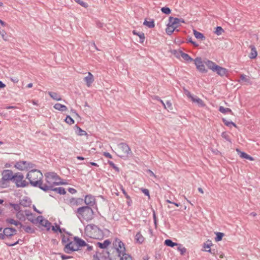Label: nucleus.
Returning <instances> with one entry per match:
<instances>
[{
    "label": "nucleus",
    "mask_w": 260,
    "mask_h": 260,
    "mask_svg": "<svg viewBox=\"0 0 260 260\" xmlns=\"http://www.w3.org/2000/svg\"><path fill=\"white\" fill-rule=\"evenodd\" d=\"M45 183L43 184L42 181L40 188L44 191H48L53 186L59 184H66L65 182H60V178L55 172H48L45 174Z\"/></svg>",
    "instance_id": "f257e3e1"
},
{
    "label": "nucleus",
    "mask_w": 260,
    "mask_h": 260,
    "mask_svg": "<svg viewBox=\"0 0 260 260\" xmlns=\"http://www.w3.org/2000/svg\"><path fill=\"white\" fill-rule=\"evenodd\" d=\"M85 234L87 237L92 239H100L104 237L103 231L93 224H88L86 226Z\"/></svg>",
    "instance_id": "f03ea898"
},
{
    "label": "nucleus",
    "mask_w": 260,
    "mask_h": 260,
    "mask_svg": "<svg viewBox=\"0 0 260 260\" xmlns=\"http://www.w3.org/2000/svg\"><path fill=\"white\" fill-rule=\"evenodd\" d=\"M78 218L82 221V219L87 221L92 220L94 217V212L91 207L89 206H82L78 208L76 211Z\"/></svg>",
    "instance_id": "7ed1b4c3"
},
{
    "label": "nucleus",
    "mask_w": 260,
    "mask_h": 260,
    "mask_svg": "<svg viewBox=\"0 0 260 260\" xmlns=\"http://www.w3.org/2000/svg\"><path fill=\"white\" fill-rule=\"evenodd\" d=\"M26 178L29 180L31 186L40 188L42 181L43 175L39 170H32L29 171L26 175Z\"/></svg>",
    "instance_id": "20e7f679"
},
{
    "label": "nucleus",
    "mask_w": 260,
    "mask_h": 260,
    "mask_svg": "<svg viewBox=\"0 0 260 260\" xmlns=\"http://www.w3.org/2000/svg\"><path fill=\"white\" fill-rule=\"evenodd\" d=\"M24 176L21 173L18 172L14 175L12 182H14L17 187H25L28 186V183L23 180Z\"/></svg>",
    "instance_id": "39448f33"
},
{
    "label": "nucleus",
    "mask_w": 260,
    "mask_h": 260,
    "mask_svg": "<svg viewBox=\"0 0 260 260\" xmlns=\"http://www.w3.org/2000/svg\"><path fill=\"white\" fill-rule=\"evenodd\" d=\"M113 245L118 253V256L121 257V254L126 251L124 244L120 239H116Z\"/></svg>",
    "instance_id": "423d86ee"
},
{
    "label": "nucleus",
    "mask_w": 260,
    "mask_h": 260,
    "mask_svg": "<svg viewBox=\"0 0 260 260\" xmlns=\"http://www.w3.org/2000/svg\"><path fill=\"white\" fill-rule=\"evenodd\" d=\"M33 164L27 161H19L17 162L15 165V167L17 169L23 171L28 170L32 168Z\"/></svg>",
    "instance_id": "0eeeda50"
},
{
    "label": "nucleus",
    "mask_w": 260,
    "mask_h": 260,
    "mask_svg": "<svg viewBox=\"0 0 260 260\" xmlns=\"http://www.w3.org/2000/svg\"><path fill=\"white\" fill-rule=\"evenodd\" d=\"M119 148L121 150L123 154L119 155L121 158L128 156L132 154V151L128 145L125 143H121L118 145Z\"/></svg>",
    "instance_id": "6e6552de"
},
{
    "label": "nucleus",
    "mask_w": 260,
    "mask_h": 260,
    "mask_svg": "<svg viewBox=\"0 0 260 260\" xmlns=\"http://www.w3.org/2000/svg\"><path fill=\"white\" fill-rule=\"evenodd\" d=\"M193 60L197 70L200 72L203 73H206L207 72V70L205 69V65L201 57H196Z\"/></svg>",
    "instance_id": "1a4fd4ad"
},
{
    "label": "nucleus",
    "mask_w": 260,
    "mask_h": 260,
    "mask_svg": "<svg viewBox=\"0 0 260 260\" xmlns=\"http://www.w3.org/2000/svg\"><path fill=\"white\" fill-rule=\"evenodd\" d=\"M75 242L70 241L65 244L63 251L68 254H70L74 251H78L79 248L78 247H75Z\"/></svg>",
    "instance_id": "9d476101"
},
{
    "label": "nucleus",
    "mask_w": 260,
    "mask_h": 260,
    "mask_svg": "<svg viewBox=\"0 0 260 260\" xmlns=\"http://www.w3.org/2000/svg\"><path fill=\"white\" fill-rule=\"evenodd\" d=\"M14 175L11 170H5L2 172V178L4 180L12 181Z\"/></svg>",
    "instance_id": "9b49d317"
},
{
    "label": "nucleus",
    "mask_w": 260,
    "mask_h": 260,
    "mask_svg": "<svg viewBox=\"0 0 260 260\" xmlns=\"http://www.w3.org/2000/svg\"><path fill=\"white\" fill-rule=\"evenodd\" d=\"M86 204V206L90 207H93L95 204V199L93 196L91 194H87L85 197L83 202Z\"/></svg>",
    "instance_id": "f8f14e48"
},
{
    "label": "nucleus",
    "mask_w": 260,
    "mask_h": 260,
    "mask_svg": "<svg viewBox=\"0 0 260 260\" xmlns=\"http://www.w3.org/2000/svg\"><path fill=\"white\" fill-rule=\"evenodd\" d=\"M83 203V199L72 198L70 199L69 204L71 207H74L75 206L82 205Z\"/></svg>",
    "instance_id": "ddd939ff"
},
{
    "label": "nucleus",
    "mask_w": 260,
    "mask_h": 260,
    "mask_svg": "<svg viewBox=\"0 0 260 260\" xmlns=\"http://www.w3.org/2000/svg\"><path fill=\"white\" fill-rule=\"evenodd\" d=\"M19 203L21 206L24 207H28L31 204V201L28 197H24L19 201Z\"/></svg>",
    "instance_id": "4468645a"
},
{
    "label": "nucleus",
    "mask_w": 260,
    "mask_h": 260,
    "mask_svg": "<svg viewBox=\"0 0 260 260\" xmlns=\"http://www.w3.org/2000/svg\"><path fill=\"white\" fill-rule=\"evenodd\" d=\"M84 81L86 82L87 87H90L94 81L93 75L90 73H88V75L84 78Z\"/></svg>",
    "instance_id": "2eb2a0df"
},
{
    "label": "nucleus",
    "mask_w": 260,
    "mask_h": 260,
    "mask_svg": "<svg viewBox=\"0 0 260 260\" xmlns=\"http://www.w3.org/2000/svg\"><path fill=\"white\" fill-rule=\"evenodd\" d=\"M215 72H216L218 75L223 77L224 76H226L228 73V70L225 68L218 66L215 70Z\"/></svg>",
    "instance_id": "dca6fc26"
},
{
    "label": "nucleus",
    "mask_w": 260,
    "mask_h": 260,
    "mask_svg": "<svg viewBox=\"0 0 260 260\" xmlns=\"http://www.w3.org/2000/svg\"><path fill=\"white\" fill-rule=\"evenodd\" d=\"M179 21L180 18H174L171 16L169 17L168 24L177 28L179 26L178 23H179Z\"/></svg>",
    "instance_id": "f3484780"
},
{
    "label": "nucleus",
    "mask_w": 260,
    "mask_h": 260,
    "mask_svg": "<svg viewBox=\"0 0 260 260\" xmlns=\"http://www.w3.org/2000/svg\"><path fill=\"white\" fill-rule=\"evenodd\" d=\"M75 244L77 245V247H83L87 245V243L82 239L78 237H74V238Z\"/></svg>",
    "instance_id": "a211bd4d"
},
{
    "label": "nucleus",
    "mask_w": 260,
    "mask_h": 260,
    "mask_svg": "<svg viewBox=\"0 0 260 260\" xmlns=\"http://www.w3.org/2000/svg\"><path fill=\"white\" fill-rule=\"evenodd\" d=\"M49 190L53 191L60 195H64L66 193V191L63 187H55L53 186V187H52Z\"/></svg>",
    "instance_id": "6ab92c4d"
},
{
    "label": "nucleus",
    "mask_w": 260,
    "mask_h": 260,
    "mask_svg": "<svg viewBox=\"0 0 260 260\" xmlns=\"http://www.w3.org/2000/svg\"><path fill=\"white\" fill-rule=\"evenodd\" d=\"M6 222L11 224H14L16 226H19V229L22 228L23 226L22 223L19 221H17L12 218H7L6 220Z\"/></svg>",
    "instance_id": "aec40b11"
},
{
    "label": "nucleus",
    "mask_w": 260,
    "mask_h": 260,
    "mask_svg": "<svg viewBox=\"0 0 260 260\" xmlns=\"http://www.w3.org/2000/svg\"><path fill=\"white\" fill-rule=\"evenodd\" d=\"M205 63L209 69L212 70L213 72H215V70L218 66V65L216 64L215 63L209 60H207L206 61H205Z\"/></svg>",
    "instance_id": "412c9836"
},
{
    "label": "nucleus",
    "mask_w": 260,
    "mask_h": 260,
    "mask_svg": "<svg viewBox=\"0 0 260 260\" xmlns=\"http://www.w3.org/2000/svg\"><path fill=\"white\" fill-rule=\"evenodd\" d=\"M133 34L135 35L138 36L140 38L139 42L140 43H143L145 40V35L143 32H139L136 30H133Z\"/></svg>",
    "instance_id": "4be33fe9"
},
{
    "label": "nucleus",
    "mask_w": 260,
    "mask_h": 260,
    "mask_svg": "<svg viewBox=\"0 0 260 260\" xmlns=\"http://www.w3.org/2000/svg\"><path fill=\"white\" fill-rule=\"evenodd\" d=\"M144 237L142 235L140 232H138L135 237V240L136 243L139 244H142L144 241Z\"/></svg>",
    "instance_id": "5701e85b"
},
{
    "label": "nucleus",
    "mask_w": 260,
    "mask_h": 260,
    "mask_svg": "<svg viewBox=\"0 0 260 260\" xmlns=\"http://www.w3.org/2000/svg\"><path fill=\"white\" fill-rule=\"evenodd\" d=\"M237 151L239 152V154L241 158H245V159H248V160H251V161L254 160L253 157H252V156H251L247 154L245 152H242V151H240L238 149H237Z\"/></svg>",
    "instance_id": "b1692460"
},
{
    "label": "nucleus",
    "mask_w": 260,
    "mask_h": 260,
    "mask_svg": "<svg viewBox=\"0 0 260 260\" xmlns=\"http://www.w3.org/2000/svg\"><path fill=\"white\" fill-rule=\"evenodd\" d=\"M75 131L76 133L80 136H86L87 135L86 131L82 129L79 126H78L77 125H76L74 127Z\"/></svg>",
    "instance_id": "393cba45"
},
{
    "label": "nucleus",
    "mask_w": 260,
    "mask_h": 260,
    "mask_svg": "<svg viewBox=\"0 0 260 260\" xmlns=\"http://www.w3.org/2000/svg\"><path fill=\"white\" fill-rule=\"evenodd\" d=\"M174 31H178L179 30L175 28V27L169 24H167V27L166 29V33L168 35H171Z\"/></svg>",
    "instance_id": "a878e982"
},
{
    "label": "nucleus",
    "mask_w": 260,
    "mask_h": 260,
    "mask_svg": "<svg viewBox=\"0 0 260 260\" xmlns=\"http://www.w3.org/2000/svg\"><path fill=\"white\" fill-rule=\"evenodd\" d=\"M53 107L55 109L61 112L66 111L67 110V107L65 105H62L60 103L55 104Z\"/></svg>",
    "instance_id": "bb28decb"
},
{
    "label": "nucleus",
    "mask_w": 260,
    "mask_h": 260,
    "mask_svg": "<svg viewBox=\"0 0 260 260\" xmlns=\"http://www.w3.org/2000/svg\"><path fill=\"white\" fill-rule=\"evenodd\" d=\"M193 34L194 35V37L197 39H200V40H202V41H204V40H205L206 39V37L203 35V34H202V33H201V32H200L199 31H198L196 29H193Z\"/></svg>",
    "instance_id": "cd10ccee"
},
{
    "label": "nucleus",
    "mask_w": 260,
    "mask_h": 260,
    "mask_svg": "<svg viewBox=\"0 0 260 260\" xmlns=\"http://www.w3.org/2000/svg\"><path fill=\"white\" fill-rule=\"evenodd\" d=\"M16 217L21 221H25V215L24 213V211H23L22 210L19 211L18 212L16 213Z\"/></svg>",
    "instance_id": "c85d7f7f"
},
{
    "label": "nucleus",
    "mask_w": 260,
    "mask_h": 260,
    "mask_svg": "<svg viewBox=\"0 0 260 260\" xmlns=\"http://www.w3.org/2000/svg\"><path fill=\"white\" fill-rule=\"evenodd\" d=\"M24 213L27 219L31 222V219H35V215L29 210H25Z\"/></svg>",
    "instance_id": "c756f323"
},
{
    "label": "nucleus",
    "mask_w": 260,
    "mask_h": 260,
    "mask_svg": "<svg viewBox=\"0 0 260 260\" xmlns=\"http://www.w3.org/2000/svg\"><path fill=\"white\" fill-rule=\"evenodd\" d=\"M46 219H44L43 216H38L35 219H31V222L33 224L42 223L41 222H44Z\"/></svg>",
    "instance_id": "7c9ffc66"
},
{
    "label": "nucleus",
    "mask_w": 260,
    "mask_h": 260,
    "mask_svg": "<svg viewBox=\"0 0 260 260\" xmlns=\"http://www.w3.org/2000/svg\"><path fill=\"white\" fill-rule=\"evenodd\" d=\"M180 53L181 56L187 62L193 60V58H192L188 54L185 53L182 51H181Z\"/></svg>",
    "instance_id": "2f4dec72"
},
{
    "label": "nucleus",
    "mask_w": 260,
    "mask_h": 260,
    "mask_svg": "<svg viewBox=\"0 0 260 260\" xmlns=\"http://www.w3.org/2000/svg\"><path fill=\"white\" fill-rule=\"evenodd\" d=\"M101 260H112L110 257V253L108 251H106L103 252L102 254L99 253Z\"/></svg>",
    "instance_id": "473e14b6"
},
{
    "label": "nucleus",
    "mask_w": 260,
    "mask_h": 260,
    "mask_svg": "<svg viewBox=\"0 0 260 260\" xmlns=\"http://www.w3.org/2000/svg\"><path fill=\"white\" fill-rule=\"evenodd\" d=\"M110 241L109 240H106L103 243L98 242L97 244L99 247L101 249H105L110 244Z\"/></svg>",
    "instance_id": "72a5a7b5"
},
{
    "label": "nucleus",
    "mask_w": 260,
    "mask_h": 260,
    "mask_svg": "<svg viewBox=\"0 0 260 260\" xmlns=\"http://www.w3.org/2000/svg\"><path fill=\"white\" fill-rule=\"evenodd\" d=\"M48 94L50 96L51 98L56 101H60L61 98L60 95H59L57 93L54 92H49Z\"/></svg>",
    "instance_id": "f704fd0d"
},
{
    "label": "nucleus",
    "mask_w": 260,
    "mask_h": 260,
    "mask_svg": "<svg viewBox=\"0 0 260 260\" xmlns=\"http://www.w3.org/2000/svg\"><path fill=\"white\" fill-rule=\"evenodd\" d=\"M143 25L147 26L149 28H152L155 26L154 21L151 20V21H147L146 19L143 22Z\"/></svg>",
    "instance_id": "c9c22d12"
},
{
    "label": "nucleus",
    "mask_w": 260,
    "mask_h": 260,
    "mask_svg": "<svg viewBox=\"0 0 260 260\" xmlns=\"http://www.w3.org/2000/svg\"><path fill=\"white\" fill-rule=\"evenodd\" d=\"M219 111L223 114H226L227 113H230L231 114H233L232 111L231 109L229 108H224L223 106H220L219 108Z\"/></svg>",
    "instance_id": "e433bc0d"
},
{
    "label": "nucleus",
    "mask_w": 260,
    "mask_h": 260,
    "mask_svg": "<svg viewBox=\"0 0 260 260\" xmlns=\"http://www.w3.org/2000/svg\"><path fill=\"white\" fill-rule=\"evenodd\" d=\"M165 244L167 246L171 247H173L175 246H177L178 245V243L173 242L170 239H166L165 241Z\"/></svg>",
    "instance_id": "4c0bfd02"
},
{
    "label": "nucleus",
    "mask_w": 260,
    "mask_h": 260,
    "mask_svg": "<svg viewBox=\"0 0 260 260\" xmlns=\"http://www.w3.org/2000/svg\"><path fill=\"white\" fill-rule=\"evenodd\" d=\"M120 260H132V257L131 255L127 254L125 252L122 253L121 255Z\"/></svg>",
    "instance_id": "58836bf2"
},
{
    "label": "nucleus",
    "mask_w": 260,
    "mask_h": 260,
    "mask_svg": "<svg viewBox=\"0 0 260 260\" xmlns=\"http://www.w3.org/2000/svg\"><path fill=\"white\" fill-rule=\"evenodd\" d=\"M257 54L256 49L254 46H253L251 48V52L250 53L249 57L251 59H254L256 57Z\"/></svg>",
    "instance_id": "ea45409f"
},
{
    "label": "nucleus",
    "mask_w": 260,
    "mask_h": 260,
    "mask_svg": "<svg viewBox=\"0 0 260 260\" xmlns=\"http://www.w3.org/2000/svg\"><path fill=\"white\" fill-rule=\"evenodd\" d=\"M22 228H23L24 231L26 233L33 234V233H34L35 232V231L34 229L32 228L30 226H24L23 225V226H22Z\"/></svg>",
    "instance_id": "a19ab883"
},
{
    "label": "nucleus",
    "mask_w": 260,
    "mask_h": 260,
    "mask_svg": "<svg viewBox=\"0 0 260 260\" xmlns=\"http://www.w3.org/2000/svg\"><path fill=\"white\" fill-rule=\"evenodd\" d=\"M3 234L5 235V238L6 237H9L13 236V234L11 233V231H10V230L9 229V228H6L4 229Z\"/></svg>",
    "instance_id": "79ce46f5"
},
{
    "label": "nucleus",
    "mask_w": 260,
    "mask_h": 260,
    "mask_svg": "<svg viewBox=\"0 0 260 260\" xmlns=\"http://www.w3.org/2000/svg\"><path fill=\"white\" fill-rule=\"evenodd\" d=\"M222 121L223 122L224 124L226 126L231 127L232 125V126H234V127H236V124L233 121H228V120H226L225 118H222Z\"/></svg>",
    "instance_id": "37998d69"
},
{
    "label": "nucleus",
    "mask_w": 260,
    "mask_h": 260,
    "mask_svg": "<svg viewBox=\"0 0 260 260\" xmlns=\"http://www.w3.org/2000/svg\"><path fill=\"white\" fill-rule=\"evenodd\" d=\"M178 246L177 250L180 251V254L183 255L186 251V249L184 247H183L180 244H178L177 245Z\"/></svg>",
    "instance_id": "c03bdc74"
},
{
    "label": "nucleus",
    "mask_w": 260,
    "mask_h": 260,
    "mask_svg": "<svg viewBox=\"0 0 260 260\" xmlns=\"http://www.w3.org/2000/svg\"><path fill=\"white\" fill-rule=\"evenodd\" d=\"M10 205L13 208V209L18 212L19 211L21 210L20 207V204H15V203H10Z\"/></svg>",
    "instance_id": "a18cd8bd"
},
{
    "label": "nucleus",
    "mask_w": 260,
    "mask_h": 260,
    "mask_svg": "<svg viewBox=\"0 0 260 260\" xmlns=\"http://www.w3.org/2000/svg\"><path fill=\"white\" fill-rule=\"evenodd\" d=\"M224 236V234L220 232H217L216 234L215 241L218 242L222 240L223 237Z\"/></svg>",
    "instance_id": "49530a36"
},
{
    "label": "nucleus",
    "mask_w": 260,
    "mask_h": 260,
    "mask_svg": "<svg viewBox=\"0 0 260 260\" xmlns=\"http://www.w3.org/2000/svg\"><path fill=\"white\" fill-rule=\"evenodd\" d=\"M0 35L4 41H7L8 40V36L7 35L6 32L4 30H0Z\"/></svg>",
    "instance_id": "de8ad7c7"
},
{
    "label": "nucleus",
    "mask_w": 260,
    "mask_h": 260,
    "mask_svg": "<svg viewBox=\"0 0 260 260\" xmlns=\"http://www.w3.org/2000/svg\"><path fill=\"white\" fill-rule=\"evenodd\" d=\"M65 121L70 125H71L75 122L74 120L70 116H67L66 117Z\"/></svg>",
    "instance_id": "09e8293b"
},
{
    "label": "nucleus",
    "mask_w": 260,
    "mask_h": 260,
    "mask_svg": "<svg viewBox=\"0 0 260 260\" xmlns=\"http://www.w3.org/2000/svg\"><path fill=\"white\" fill-rule=\"evenodd\" d=\"M223 32H224V30L221 26H217L216 27V30L215 31V33L217 35H218V36L220 35Z\"/></svg>",
    "instance_id": "8fccbe9b"
},
{
    "label": "nucleus",
    "mask_w": 260,
    "mask_h": 260,
    "mask_svg": "<svg viewBox=\"0 0 260 260\" xmlns=\"http://www.w3.org/2000/svg\"><path fill=\"white\" fill-rule=\"evenodd\" d=\"M61 236V242H62V244L65 245L66 244H67V243H68L70 241V239L68 237H67L64 235H62Z\"/></svg>",
    "instance_id": "3c124183"
},
{
    "label": "nucleus",
    "mask_w": 260,
    "mask_h": 260,
    "mask_svg": "<svg viewBox=\"0 0 260 260\" xmlns=\"http://www.w3.org/2000/svg\"><path fill=\"white\" fill-rule=\"evenodd\" d=\"M56 227L57 228L58 232L59 233H62L64 232L69 235H71V234L69 232L66 231L65 229H64V228L61 229L59 225H57V224H56Z\"/></svg>",
    "instance_id": "603ef678"
},
{
    "label": "nucleus",
    "mask_w": 260,
    "mask_h": 260,
    "mask_svg": "<svg viewBox=\"0 0 260 260\" xmlns=\"http://www.w3.org/2000/svg\"><path fill=\"white\" fill-rule=\"evenodd\" d=\"M161 11L163 13L165 14H170L171 12V9L167 7L161 8Z\"/></svg>",
    "instance_id": "864d4df0"
},
{
    "label": "nucleus",
    "mask_w": 260,
    "mask_h": 260,
    "mask_svg": "<svg viewBox=\"0 0 260 260\" xmlns=\"http://www.w3.org/2000/svg\"><path fill=\"white\" fill-rule=\"evenodd\" d=\"M221 137L224 139L225 140H226L227 141H229L230 142H231V140L230 139V136L229 135H228V134L225 132H222V134H221Z\"/></svg>",
    "instance_id": "5fc2aeb1"
},
{
    "label": "nucleus",
    "mask_w": 260,
    "mask_h": 260,
    "mask_svg": "<svg viewBox=\"0 0 260 260\" xmlns=\"http://www.w3.org/2000/svg\"><path fill=\"white\" fill-rule=\"evenodd\" d=\"M74 1L75 2H76L77 4H79L81 6L83 7L84 8H87L88 7L87 4L81 0H74Z\"/></svg>",
    "instance_id": "6e6d98bb"
},
{
    "label": "nucleus",
    "mask_w": 260,
    "mask_h": 260,
    "mask_svg": "<svg viewBox=\"0 0 260 260\" xmlns=\"http://www.w3.org/2000/svg\"><path fill=\"white\" fill-rule=\"evenodd\" d=\"M120 190L122 191V193H123V194L124 195L125 197L127 199V200H130V197L129 196H128L127 194V193H126V192L125 191L124 188H123V187L122 186V185H120Z\"/></svg>",
    "instance_id": "4d7b16f0"
},
{
    "label": "nucleus",
    "mask_w": 260,
    "mask_h": 260,
    "mask_svg": "<svg viewBox=\"0 0 260 260\" xmlns=\"http://www.w3.org/2000/svg\"><path fill=\"white\" fill-rule=\"evenodd\" d=\"M196 103L201 107H204L206 106L203 101L200 98L198 99V100L196 101Z\"/></svg>",
    "instance_id": "13d9d810"
},
{
    "label": "nucleus",
    "mask_w": 260,
    "mask_h": 260,
    "mask_svg": "<svg viewBox=\"0 0 260 260\" xmlns=\"http://www.w3.org/2000/svg\"><path fill=\"white\" fill-rule=\"evenodd\" d=\"M44 222L45 224H43V226L46 228L47 231H49L50 229L51 223L46 219L44 221Z\"/></svg>",
    "instance_id": "bf43d9fd"
},
{
    "label": "nucleus",
    "mask_w": 260,
    "mask_h": 260,
    "mask_svg": "<svg viewBox=\"0 0 260 260\" xmlns=\"http://www.w3.org/2000/svg\"><path fill=\"white\" fill-rule=\"evenodd\" d=\"M240 79L241 80L244 81L245 82L248 83L249 82V79L246 77V76L244 74H241L240 75Z\"/></svg>",
    "instance_id": "052dcab7"
},
{
    "label": "nucleus",
    "mask_w": 260,
    "mask_h": 260,
    "mask_svg": "<svg viewBox=\"0 0 260 260\" xmlns=\"http://www.w3.org/2000/svg\"><path fill=\"white\" fill-rule=\"evenodd\" d=\"M141 190L142 191V192L144 193L145 195L150 198L149 191L148 189L142 188Z\"/></svg>",
    "instance_id": "680f3d73"
},
{
    "label": "nucleus",
    "mask_w": 260,
    "mask_h": 260,
    "mask_svg": "<svg viewBox=\"0 0 260 260\" xmlns=\"http://www.w3.org/2000/svg\"><path fill=\"white\" fill-rule=\"evenodd\" d=\"M58 254L60 255V257H61L62 260H65V259L71 258L73 257L72 256L66 255L61 254V253H58Z\"/></svg>",
    "instance_id": "e2e57ef3"
},
{
    "label": "nucleus",
    "mask_w": 260,
    "mask_h": 260,
    "mask_svg": "<svg viewBox=\"0 0 260 260\" xmlns=\"http://www.w3.org/2000/svg\"><path fill=\"white\" fill-rule=\"evenodd\" d=\"M7 181V180H4L3 178H2V180L0 181V187L4 188L7 186V185L6 184V182Z\"/></svg>",
    "instance_id": "0e129e2a"
},
{
    "label": "nucleus",
    "mask_w": 260,
    "mask_h": 260,
    "mask_svg": "<svg viewBox=\"0 0 260 260\" xmlns=\"http://www.w3.org/2000/svg\"><path fill=\"white\" fill-rule=\"evenodd\" d=\"M167 109H172V103L170 101H167L166 103Z\"/></svg>",
    "instance_id": "69168bd1"
},
{
    "label": "nucleus",
    "mask_w": 260,
    "mask_h": 260,
    "mask_svg": "<svg viewBox=\"0 0 260 260\" xmlns=\"http://www.w3.org/2000/svg\"><path fill=\"white\" fill-rule=\"evenodd\" d=\"M18 244H19V241H17L14 243H6L7 245L10 247L15 246Z\"/></svg>",
    "instance_id": "338daca9"
},
{
    "label": "nucleus",
    "mask_w": 260,
    "mask_h": 260,
    "mask_svg": "<svg viewBox=\"0 0 260 260\" xmlns=\"http://www.w3.org/2000/svg\"><path fill=\"white\" fill-rule=\"evenodd\" d=\"M184 93L188 98H190L193 95L187 89H184Z\"/></svg>",
    "instance_id": "774afa93"
}]
</instances>
